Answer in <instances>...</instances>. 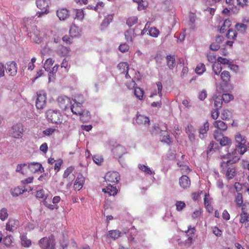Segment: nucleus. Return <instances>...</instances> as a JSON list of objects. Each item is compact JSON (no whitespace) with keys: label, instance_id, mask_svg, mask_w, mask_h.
<instances>
[{"label":"nucleus","instance_id":"f257e3e1","mask_svg":"<svg viewBox=\"0 0 249 249\" xmlns=\"http://www.w3.org/2000/svg\"><path fill=\"white\" fill-rule=\"evenodd\" d=\"M240 155H242L241 154L240 149L236 146V148L231 153L221 157L222 161L221 162L220 165L227 166L228 163L234 164L237 162L240 159Z\"/></svg>","mask_w":249,"mask_h":249},{"label":"nucleus","instance_id":"f03ea898","mask_svg":"<svg viewBox=\"0 0 249 249\" xmlns=\"http://www.w3.org/2000/svg\"><path fill=\"white\" fill-rule=\"evenodd\" d=\"M196 231V228L189 225L188 227V229L187 230L182 231V232H184L186 235L188 237L187 239L184 241H181L180 239H178V244L181 246H190L193 243V237Z\"/></svg>","mask_w":249,"mask_h":249},{"label":"nucleus","instance_id":"7ed1b4c3","mask_svg":"<svg viewBox=\"0 0 249 249\" xmlns=\"http://www.w3.org/2000/svg\"><path fill=\"white\" fill-rule=\"evenodd\" d=\"M48 120L53 124H60L62 122L63 117L58 110L49 109L46 112Z\"/></svg>","mask_w":249,"mask_h":249},{"label":"nucleus","instance_id":"20e7f679","mask_svg":"<svg viewBox=\"0 0 249 249\" xmlns=\"http://www.w3.org/2000/svg\"><path fill=\"white\" fill-rule=\"evenodd\" d=\"M39 246L42 249H55V240L53 236L43 237L39 241Z\"/></svg>","mask_w":249,"mask_h":249},{"label":"nucleus","instance_id":"39448f33","mask_svg":"<svg viewBox=\"0 0 249 249\" xmlns=\"http://www.w3.org/2000/svg\"><path fill=\"white\" fill-rule=\"evenodd\" d=\"M235 141L238 145H236L238 148L240 149V152L243 155L247 151L246 143L247 142L246 137L241 134L240 133H237L234 136Z\"/></svg>","mask_w":249,"mask_h":249},{"label":"nucleus","instance_id":"423d86ee","mask_svg":"<svg viewBox=\"0 0 249 249\" xmlns=\"http://www.w3.org/2000/svg\"><path fill=\"white\" fill-rule=\"evenodd\" d=\"M36 94V107L38 109H42L46 105V94L43 90H40Z\"/></svg>","mask_w":249,"mask_h":249},{"label":"nucleus","instance_id":"0eeeda50","mask_svg":"<svg viewBox=\"0 0 249 249\" xmlns=\"http://www.w3.org/2000/svg\"><path fill=\"white\" fill-rule=\"evenodd\" d=\"M231 163H228L227 166H221V172L225 174L226 178L228 179L232 178L236 175L235 167Z\"/></svg>","mask_w":249,"mask_h":249},{"label":"nucleus","instance_id":"6e6552de","mask_svg":"<svg viewBox=\"0 0 249 249\" xmlns=\"http://www.w3.org/2000/svg\"><path fill=\"white\" fill-rule=\"evenodd\" d=\"M58 104L59 107L63 110H69L72 104V100L66 96H60L57 99Z\"/></svg>","mask_w":249,"mask_h":249},{"label":"nucleus","instance_id":"1a4fd4ad","mask_svg":"<svg viewBox=\"0 0 249 249\" xmlns=\"http://www.w3.org/2000/svg\"><path fill=\"white\" fill-rule=\"evenodd\" d=\"M23 131V125L21 124H17L12 126L10 133L14 138L18 139L22 137Z\"/></svg>","mask_w":249,"mask_h":249},{"label":"nucleus","instance_id":"9d476101","mask_svg":"<svg viewBox=\"0 0 249 249\" xmlns=\"http://www.w3.org/2000/svg\"><path fill=\"white\" fill-rule=\"evenodd\" d=\"M214 137L222 146L229 145L231 143V139L227 137L223 136L222 133L217 130L214 131Z\"/></svg>","mask_w":249,"mask_h":249},{"label":"nucleus","instance_id":"9b49d317","mask_svg":"<svg viewBox=\"0 0 249 249\" xmlns=\"http://www.w3.org/2000/svg\"><path fill=\"white\" fill-rule=\"evenodd\" d=\"M105 179L106 182L116 183L120 179V175L117 172L109 171L106 174Z\"/></svg>","mask_w":249,"mask_h":249},{"label":"nucleus","instance_id":"f8f14e48","mask_svg":"<svg viewBox=\"0 0 249 249\" xmlns=\"http://www.w3.org/2000/svg\"><path fill=\"white\" fill-rule=\"evenodd\" d=\"M36 4L37 7L42 10L40 12L36 13V16H37L38 18L49 13V10L46 8V7L48 6V4L44 0H37L36 2Z\"/></svg>","mask_w":249,"mask_h":249},{"label":"nucleus","instance_id":"ddd939ff","mask_svg":"<svg viewBox=\"0 0 249 249\" xmlns=\"http://www.w3.org/2000/svg\"><path fill=\"white\" fill-rule=\"evenodd\" d=\"M82 102H78L75 100H72V104L70 108V109L73 114L76 115H79L81 113L82 110Z\"/></svg>","mask_w":249,"mask_h":249},{"label":"nucleus","instance_id":"4468645a","mask_svg":"<svg viewBox=\"0 0 249 249\" xmlns=\"http://www.w3.org/2000/svg\"><path fill=\"white\" fill-rule=\"evenodd\" d=\"M85 181V177L82 174H79L73 184L74 190L80 191L83 188Z\"/></svg>","mask_w":249,"mask_h":249},{"label":"nucleus","instance_id":"2eb2a0df","mask_svg":"<svg viewBox=\"0 0 249 249\" xmlns=\"http://www.w3.org/2000/svg\"><path fill=\"white\" fill-rule=\"evenodd\" d=\"M19 226L18 220L10 218L6 224L5 229L7 231L13 232Z\"/></svg>","mask_w":249,"mask_h":249},{"label":"nucleus","instance_id":"dca6fc26","mask_svg":"<svg viewBox=\"0 0 249 249\" xmlns=\"http://www.w3.org/2000/svg\"><path fill=\"white\" fill-rule=\"evenodd\" d=\"M28 167L31 172L33 173H42L44 171L42 164L39 162H31L28 164Z\"/></svg>","mask_w":249,"mask_h":249},{"label":"nucleus","instance_id":"f3484780","mask_svg":"<svg viewBox=\"0 0 249 249\" xmlns=\"http://www.w3.org/2000/svg\"><path fill=\"white\" fill-rule=\"evenodd\" d=\"M7 67L5 70L6 72L10 76H15L17 73V65L15 62H9L6 64Z\"/></svg>","mask_w":249,"mask_h":249},{"label":"nucleus","instance_id":"a211bd4d","mask_svg":"<svg viewBox=\"0 0 249 249\" xmlns=\"http://www.w3.org/2000/svg\"><path fill=\"white\" fill-rule=\"evenodd\" d=\"M209 128V123L208 121L200 125L199 129V137L204 139L207 136V132Z\"/></svg>","mask_w":249,"mask_h":249},{"label":"nucleus","instance_id":"6ab92c4d","mask_svg":"<svg viewBox=\"0 0 249 249\" xmlns=\"http://www.w3.org/2000/svg\"><path fill=\"white\" fill-rule=\"evenodd\" d=\"M56 15L60 20H65L69 18L70 11L66 8H59L56 11Z\"/></svg>","mask_w":249,"mask_h":249},{"label":"nucleus","instance_id":"aec40b11","mask_svg":"<svg viewBox=\"0 0 249 249\" xmlns=\"http://www.w3.org/2000/svg\"><path fill=\"white\" fill-rule=\"evenodd\" d=\"M166 126H165V130L162 129L160 131V140L162 142H165L168 144L172 143V140L170 138L168 132L167 131Z\"/></svg>","mask_w":249,"mask_h":249},{"label":"nucleus","instance_id":"412c9836","mask_svg":"<svg viewBox=\"0 0 249 249\" xmlns=\"http://www.w3.org/2000/svg\"><path fill=\"white\" fill-rule=\"evenodd\" d=\"M195 131V128L191 124H188L185 128V132L191 142H193L196 139Z\"/></svg>","mask_w":249,"mask_h":249},{"label":"nucleus","instance_id":"4be33fe9","mask_svg":"<svg viewBox=\"0 0 249 249\" xmlns=\"http://www.w3.org/2000/svg\"><path fill=\"white\" fill-rule=\"evenodd\" d=\"M112 151L115 156L120 158L126 153V149L124 147L118 145L112 149Z\"/></svg>","mask_w":249,"mask_h":249},{"label":"nucleus","instance_id":"5701e85b","mask_svg":"<svg viewBox=\"0 0 249 249\" xmlns=\"http://www.w3.org/2000/svg\"><path fill=\"white\" fill-rule=\"evenodd\" d=\"M179 183L181 187L187 189L190 187L191 181L187 176L183 175L179 178Z\"/></svg>","mask_w":249,"mask_h":249},{"label":"nucleus","instance_id":"b1692460","mask_svg":"<svg viewBox=\"0 0 249 249\" xmlns=\"http://www.w3.org/2000/svg\"><path fill=\"white\" fill-rule=\"evenodd\" d=\"M36 26L34 27V32H30L28 33V36L31 38V39L36 43H39L41 41V37L39 36V31L36 29L35 30Z\"/></svg>","mask_w":249,"mask_h":249},{"label":"nucleus","instance_id":"393cba45","mask_svg":"<svg viewBox=\"0 0 249 249\" xmlns=\"http://www.w3.org/2000/svg\"><path fill=\"white\" fill-rule=\"evenodd\" d=\"M136 123L139 125H146L149 123V119L144 115L137 114L136 119Z\"/></svg>","mask_w":249,"mask_h":249},{"label":"nucleus","instance_id":"a878e982","mask_svg":"<svg viewBox=\"0 0 249 249\" xmlns=\"http://www.w3.org/2000/svg\"><path fill=\"white\" fill-rule=\"evenodd\" d=\"M114 17V14H108L106 16L101 24V30H104L107 28L110 23L112 21Z\"/></svg>","mask_w":249,"mask_h":249},{"label":"nucleus","instance_id":"bb28decb","mask_svg":"<svg viewBox=\"0 0 249 249\" xmlns=\"http://www.w3.org/2000/svg\"><path fill=\"white\" fill-rule=\"evenodd\" d=\"M21 245L25 248H29L32 245L31 241L27 238L26 233H22L20 235Z\"/></svg>","mask_w":249,"mask_h":249},{"label":"nucleus","instance_id":"cd10ccee","mask_svg":"<svg viewBox=\"0 0 249 249\" xmlns=\"http://www.w3.org/2000/svg\"><path fill=\"white\" fill-rule=\"evenodd\" d=\"M102 191L105 193H107L109 196H114L117 194L118 190L116 186L109 184L106 188H103Z\"/></svg>","mask_w":249,"mask_h":249},{"label":"nucleus","instance_id":"c85d7f7f","mask_svg":"<svg viewBox=\"0 0 249 249\" xmlns=\"http://www.w3.org/2000/svg\"><path fill=\"white\" fill-rule=\"evenodd\" d=\"M241 210L242 212L239 215V222L241 224H244L249 221V214L246 212L244 206L242 207Z\"/></svg>","mask_w":249,"mask_h":249},{"label":"nucleus","instance_id":"c756f323","mask_svg":"<svg viewBox=\"0 0 249 249\" xmlns=\"http://www.w3.org/2000/svg\"><path fill=\"white\" fill-rule=\"evenodd\" d=\"M121 232L118 230H110L108 232L107 237L115 240L121 237Z\"/></svg>","mask_w":249,"mask_h":249},{"label":"nucleus","instance_id":"7c9ffc66","mask_svg":"<svg viewBox=\"0 0 249 249\" xmlns=\"http://www.w3.org/2000/svg\"><path fill=\"white\" fill-rule=\"evenodd\" d=\"M70 49L67 47L62 45L59 46L56 50V53L60 56H66L69 54Z\"/></svg>","mask_w":249,"mask_h":249},{"label":"nucleus","instance_id":"2f4dec72","mask_svg":"<svg viewBox=\"0 0 249 249\" xmlns=\"http://www.w3.org/2000/svg\"><path fill=\"white\" fill-rule=\"evenodd\" d=\"M213 125L215 127L221 131H225L227 129V125L224 122L217 120L214 122Z\"/></svg>","mask_w":249,"mask_h":249},{"label":"nucleus","instance_id":"473e14b6","mask_svg":"<svg viewBox=\"0 0 249 249\" xmlns=\"http://www.w3.org/2000/svg\"><path fill=\"white\" fill-rule=\"evenodd\" d=\"M139 169L142 172L144 173L146 175H154L155 172L151 170V169L147 166L139 164L138 166Z\"/></svg>","mask_w":249,"mask_h":249},{"label":"nucleus","instance_id":"72a5a7b5","mask_svg":"<svg viewBox=\"0 0 249 249\" xmlns=\"http://www.w3.org/2000/svg\"><path fill=\"white\" fill-rule=\"evenodd\" d=\"M167 64L168 68L172 70L176 65L175 56L174 55H169L166 56Z\"/></svg>","mask_w":249,"mask_h":249},{"label":"nucleus","instance_id":"f704fd0d","mask_svg":"<svg viewBox=\"0 0 249 249\" xmlns=\"http://www.w3.org/2000/svg\"><path fill=\"white\" fill-rule=\"evenodd\" d=\"M220 117L222 120H228L231 118L232 113L228 109H225L221 111Z\"/></svg>","mask_w":249,"mask_h":249},{"label":"nucleus","instance_id":"c9c22d12","mask_svg":"<svg viewBox=\"0 0 249 249\" xmlns=\"http://www.w3.org/2000/svg\"><path fill=\"white\" fill-rule=\"evenodd\" d=\"M74 170V168L72 166H70L68 167L64 171V173L63 175V177L64 178H67L68 180H73V176L72 177H69V176L70 175V174L72 172V171Z\"/></svg>","mask_w":249,"mask_h":249},{"label":"nucleus","instance_id":"e433bc0d","mask_svg":"<svg viewBox=\"0 0 249 249\" xmlns=\"http://www.w3.org/2000/svg\"><path fill=\"white\" fill-rule=\"evenodd\" d=\"M196 16L194 14H190L189 17L188 25L190 29H194L196 27L195 23L196 20Z\"/></svg>","mask_w":249,"mask_h":249},{"label":"nucleus","instance_id":"4c0bfd02","mask_svg":"<svg viewBox=\"0 0 249 249\" xmlns=\"http://www.w3.org/2000/svg\"><path fill=\"white\" fill-rule=\"evenodd\" d=\"M80 116V119L83 122H87L90 119L89 112L87 110L82 109L81 113L79 115Z\"/></svg>","mask_w":249,"mask_h":249},{"label":"nucleus","instance_id":"58836bf2","mask_svg":"<svg viewBox=\"0 0 249 249\" xmlns=\"http://www.w3.org/2000/svg\"><path fill=\"white\" fill-rule=\"evenodd\" d=\"M134 31L132 30H128L126 31L124 33L125 39L127 42H132L133 39L135 37Z\"/></svg>","mask_w":249,"mask_h":249},{"label":"nucleus","instance_id":"ea45409f","mask_svg":"<svg viewBox=\"0 0 249 249\" xmlns=\"http://www.w3.org/2000/svg\"><path fill=\"white\" fill-rule=\"evenodd\" d=\"M231 25V21L229 19H225L219 31L221 33H223L226 31Z\"/></svg>","mask_w":249,"mask_h":249},{"label":"nucleus","instance_id":"a19ab883","mask_svg":"<svg viewBox=\"0 0 249 249\" xmlns=\"http://www.w3.org/2000/svg\"><path fill=\"white\" fill-rule=\"evenodd\" d=\"M220 77L223 82L227 83L231 78L230 73L227 71H224L221 73Z\"/></svg>","mask_w":249,"mask_h":249},{"label":"nucleus","instance_id":"79ce46f5","mask_svg":"<svg viewBox=\"0 0 249 249\" xmlns=\"http://www.w3.org/2000/svg\"><path fill=\"white\" fill-rule=\"evenodd\" d=\"M213 71L215 75H218L222 71L221 64L218 62H214L212 66Z\"/></svg>","mask_w":249,"mask_h":249},{"label":"nucleus","instance_id":"37998d69","mask_svg":"<svg viewBox=\"0 0 249 249\" xmlns=\"http://www.w3.org/2000/svg\"><path fill=\"white\" fill-rule=\"evenodd\" d=\"M121 73H125L128 71V65L126 62H120L117 66Z\"/></svg>","mask_w":249,"mask_h":249},{"label":"nucleus","instance_id":"c03bdc74","mask_svg":"<svg viewBox=\"0 0 249 249\" xmlns=\"http://www.w3.org/2000/svg\"><path fill=\"white\" fill-rule=\"evenodd\" d=\"M8 217V210L5 208H3L0 210V219L4 221Z\"/></svg>","mask_w":249,"mask_h":249},{"label":"nucleus","instance_id":"a18cd8bd","mask_svg":"<svg viewBox=\"0 0 249 249\" xmlns=\"http://www.w3.org/2000/svg\"><path fill=\"white\" fill-rule=\"evenodd\" d=\"M196 72L199 75H201L206 71V67L203 63L198 64L196 68Z\"/></svg>","mask_w":249,"mask_h":249},{"label":"nucleus","instance_id":"49530a36","mask_svg":"<svg viewBox=\"0 0 249 249\" xmlns=\"http://www.w3.org/2000/svg\"><path fill=\"white\" fill-rule=\"evenodd\" d=\"M24 192V190H22L20 188L18 187L11 190V193L13 196H18L19 195L22 194Z\"/></svg>","mask_w":249,"mask_h":249},{"label":"nucleus","instance_id":"de8ad7c7","mask_svg":"<svg viewBox=\"0 0 249 249\" xmlns=\"http://www.w3.org/2000/svg\"><path fill=\"white\" fill-rule=\"evenodd\" d=\"M70 36L71 37H75L79 35V29L76 26H72L70 29Z\"/></svg>","mask_w":249,"mask_h":249},{"label":"nucleus","instance_id":"09e8293b","mask_svg":"<svg viewBox=\"0 0 249 249\" xmlns=\"http://www.w3.org/2000/svg\"><path fill=\"white\" fill-rule=\"evenodd\" d=\"M51 198H49L47 197H45V199H44L43 204L44 205H45L47 207H48L49 209L51 210H53L55 208H56L55 205H53L51 204Z\"/></svg>","mask_w":249,"mask_h":249},{"label":"nucleus","instance_id":"8fccbe9b","mask_svg":"<svg viewBox=\"0 0 249 249\" xmlns=\"http://www.w3.org/2000/svg\"><path fill=\"white\" fill-rule=\"evenodd\" d=\"M54 63V61L52 58H48L44 64V68L46 71H48L50 70L51 66Z\"/></svg>","mask_w":249,"mask_h":249},{"label":"nucleus","instance_id":"3c124183","mask_svg":"<svg viewBox=\"0 0 249 249\" xmlns=\"http://www.w3.org/2000/svg\"><path fill=\"white\" fill-rule=\"evenodd\" d=\"M160 34L159 30L155 27H151L148 31L147 34L153 37H158Z\"/></svg>","mask_w":249,"mask_h":249},{"label":"nucleus","instance_id":"603ef678","mask_svg":"<svg viewBox=\"0 0 249 249\" xmlns=\"http://www.w3.org/2000/svg\"><path fill=\"white\" fill-rule=\"evenodd\" d=\"M138 22V18L137 17L135 16H132L131 17H129L126 20V24L127 25L131 27L135 24H136Z\"/></svg>","mask_w":249,"mask_h":249},{"label":"nucleus","instance_id":"864d4df0","mask_svg":"<svg viewBox=\"0 0 249 249\" xmlns=\"http://www.w3.org/2000/svg\"><path fill=\"white\" fill-rule=\"evenodd\" d=\"M134 94L138 99L142 100L143 95V91L141 88L136 87L134 89Z\"/></svg>","mask_w":249,"mask_h":249},{"label":"nucleus","instance_id":"5fc2aeb1","mask_svg":"<svg viewBox=\"0 0 249 249\" xmlns=\"http://www.w3.org/2000/svg\"><path fill=\"white\" fill-rule=\"evenodd\" d=\"M177 164L180 168L182 173L188 174L190 172L191 170L187 165L182 164L180 162H178Z\"/></svg>","mask_w":249,"mask_h":249},{"label":"nucleus","instance_id":"6e6d98bb","mask_svg":"<svg viewBox=\"0 0 249 249\" xmlns=\"http://www.w3.org/2000/svg\"><path fill=\"white\" fill-rule=\"evenodd\" d=\"M93 161L97 165H100L103 162V157L99 155H96L92 157Z\"/></svg>","mask_w":249,"mask_h":249},{"label":"nucleus","instance_id":"4d7b16f0","mask_svg":"<svg viewBox=\"0 0 249 249\" xmlns=\"http://www.w3.org/2000/svg\"><path fill=\"white\" fill-rule=\"evenodd\" d=\"M235 201L238 207H241L243 204V197L241 193H237L235 196Z\"/></svg>","mask_w":249,"mask_h":249},{"label":"nucleus","instance_id":"13d9d810","mask_svg":"<svg viewBox=\"0 0 249 249\" xmlns=\"http://www.w3.org/2000/svg\"><path fill=\"white\" fill-rule=\"evenodd\" d=\"M235 29L241 33H244L247 29V26L243 23H237L235 26Z\"/></svg>","mask_w":249,"mask_h":249},{"label":"nucleus","instance_id":"bf43d9fd","mask_svg":"<svg viewBox=\"0 0 249 249\" xmlns=\"http://www.w3.org/2000/svg\"><path fill=\"white\" fill-rule=\"evenodd\" d=\"M236 32L232 29H229L226 36L229 39H234L236 37Z\"/></svg>","mask_w":249,"mask_h":249},{"label":"nucleus","instance_id":"052dcab7","mask_svg":"<svg viewBox=\"0 0 249 249\" xmlns=\"http://www.w3.org/2000/svg\"><path fill=\"white\" fill-rule=\"evenodd\" d=\"M221 98L224 102L228 103L233 99V96L229 93H224L222 95Z\"/></svg>","mask_w":249,"mask_h":249},{"label":"nucleus","instance_id":"680f3d73","mask_svg":"<svg viewBox=\"0 0 249 249\" xmlns=\"http://www.w3.org/2000/svg\"><path fill=\"white\" fill-rule=\"evenodd\" d=\"M34 23V18H25L24 19V23L25 25V26L27 29V31H28V29H29V25Z\"/></svg>","mask_w":249,"mask_h":249},{"label":"nucleus","instance_id":"e2e57ef3","mask_svg":"<svg viewBox=\"0 0 249 249\" xmlns=\"http://www.w3.org/2000/svg\"><path fill=\"white\" fill-rule=\"evenodd\" d=\"M176 206L178 211H181L185 207L186 204L183 201H177L176 203Z\"/></svg>","mask_w":249,"mask_h":249},{"label":"nucleus","instance_id":"0e129e2a","mask_svg":"<svg viewBox=\"0 0 249 249\" xmlns=\"http://www.w3.org/2000/svg\"><path fill=\"white\" fill-rule=\"evenodd\" d=\"M84 17V13L82 10L78 9L76 10L75 13V18L79 19L82 20Z\"/></svg>","mask_w":249,"mask_h":249},{"label":"nucleus","instance_id":"69168bd1","mask_svg":"<svg viewBox=\"0 0 249 249\" xmlns=\"http://www.w3.org/2000/svg\"><path fill=\"white\" fill-rule=\"evenodd\" d=\"M3 243L7 247H10L12 243V237L8 235L6 236L3 239Z\"/></svg>","mask_w":249,"mask_h":249},{"label":"nucleus","instance_id":"338daca9","mask_svg":"<svg viewBox=\"0 0 249 249\" xmlns=\"http://www.w3.org/2000/svg\"><path fill=\"white\" fill-rule=\"evenodd\" d=\"M129 49V47L126 43L121 44L119 47V50L122 53L127 52Z\"/></svg>","mask_w":249,"mask_h":249},{"label":"nucleus","instance_id":"774afa93","mask_svg":"<svg viewBox=\"0 0 249 249\" xmlns=\"http://www.w3.org/2000/svg\"><path fill=\"white\" fill-rule=\"evenodd\" d=\"M220 97H217L214 100V106L216 108L219 109L222 107V102Z\"/></svg>","mask_w":249,"mask_h":249}]
</instances>
